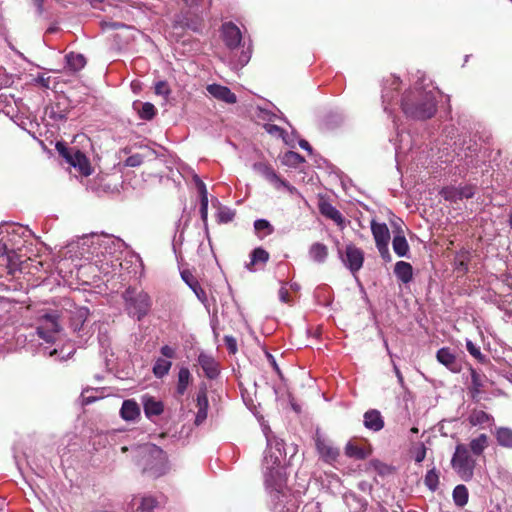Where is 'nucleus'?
<instances>
[{
	"label": "nucleus",
	"instance_id": "obj_1",
	"mask_svg": "<svg viewBox=\"0 0 512 512\" xmlns=\"http://www.w3.org/2000/svg\"><path fill=\"white\" fill-rule=\"evenodd\" d=\"M401 106L406 116L417 120L430 119L437 111L433 94L420 90L406 93Z\"/></svg>",
	"mask_w": 512,
	"mask_h": 512
},
{
	"label": "nucleus",
	"instance_id": "obj_2",
	"mask_svg": "<svg viewBox=\"0 0 512 512\" xmlns=\"http://www.w3.org/2000/svg\"><path fill=\"white\" fill-rule=\"evenodd\" d=\"M451 467L461 480L469 482L473 479L476 459L465 444L456 445Z\"/></svg>",
	"mask_w": 512,
	"mask_h": 512
},
{
	"label": "nucleus",
	"instance_id": "obj_3",
	"mask_svg": "<svg viewBox=\"0 0 512 512\" xmlns=\"http://www.w3.org/2000/svg\"><path fill=\"white\" fill-rule=\"evenodd\" d=\"M125 307L129 315L141 320L151 308L150 296L143 290L128 287L123 293Z\"/></svg>",
	"mask_w": 512,
	"mask_h": 512
},
{
	"label": "nucleus",
	"instance_id": "obj_4",
	"mask_svg": "<svg viewBox=\"0 0 512 512\" xmlns=\"http://www.w3.org/2000/svg\"><path fill=\"white\" fill-rule=\"evenodd\" d=\"M59 155L73 166L83 176H90L93 172L87 156L77 147H68L64 142H57L55 146Z\"/></svg>",
	"mask_w": 512,
	"mask_h": 512
},
{
	"label": "nucleus",
	"instance_id": "obj_5",
	"mask_svg": "<svg viewBox=\"0 0 512 512\" xmlns=\"http://www.w3.org/2000/svg\"><path fill=\"white\" fill-rule=\"evenodd\" d=\"M19 238L20 234L15 228L11 231H0V258L7 267L15 265L14 259L17 256L16 250L19 249L17 245Z\"/></svg>",
	"mask_w": 512,
	"mask_h": 512
},
{
	"label": "nucleus",
	"instance_id": "obj_6",
	"mask_svg": "<svg viewBox=\"0 0 512 512\" xmlns=\"http://www.w3.org/2000/svg\"><path fill=\"white\" fill-rule=\"evenodd\" d=\"M143 458L145 459L144 473H151L153 477H159L164 473L166 454L156 445L145 448Z\"/></svg>",
	"mask_w": 512,
	"mask_h": 512
},
{
	"label": "nucleus",
	"instance_id": "obj_7",
	"mask_svg": "<svg viewBox=\"0 0 512 512\" xmlns=\"http://www.w3.org/2000/svg\"><path fill=\"white\" fill-rule=\"evenodd\" d=\"M61 325L57 312L45 313L38 318L37 334L48 343H54L57 339Z\"/></svg>",
	"mask_w": 512,
	"mask_h": 512
},
{
	"label": "nucleus",
	"instance_id": "obj_8",
	"mask_svg": "<svg viewBox=\"0 0 512 512\" xmlns=\"http://www.w3.org/2000/svg\"><path fill=\"white\" fill-rule=\"evenodd\" d=\"M253 169L258 174L265 177L270 183H272L275 188L279 189L280 187L286 188L290 193H294L296 188L291 186L286 180L282 179L275 170L271 167V165L265 162H256L253 164Z\"/></svg>",
	"mask_w": 512,
	"mask_h": 512
},
{
	"label": "nucleus",
	"instance_id": "obj_9",
	"mask_svg": "<svg viewBox=\"0 0 512 512\" xmlns=\"http://www.w3.org/2000/svg\"><path fill=\"white\" fill-rule=\"evenodd\" d=\"M342 261L350 272L355 275L363 266L364 252L354 244H349L346 246Z\"/></svg>",
	"mask_w": 512,
	"mask_h": 512
},
{
	"label": "nucleus",
	"instance_id": "obj_10",
	"mask_svg": "<svg viewBox=\"0 0 512 512\" xmlns=\"http://www.w3.org/2000/svg\"><path fill=\"white\" fill-rule=\"evenodd\" d=\"M469 371L471 382L468 386V394L470 395L472 401L478 403L481 399V394L484 392L483 388L485 387L487 377L485 374L478 372L472 367L469 368Z\"/></svg>",
	"mask_w": 512,
	"mask_h": 512
},
{
	"label": "nucleus",
	"instance_id": "obj_11",
	"mask_svg": "<svg viewBox=\"0 0 512 512\" xmlns=\"http://www.w3.org/2000/svg\"><path fill=\"white\" fill-rule=\"evenodd\" d=\"M198 364L202 368L204 375L208 379H216L220 374L219 363L216 359L207 353L201 352L198 356Z\"/></svg>",
	"mask_w": 512,
	"mask_h": 512
},
{
	"label": "nucleus",
	"instance_id": "obj_12",
	"mask_svg": "<svg viewBox=\"0 0 512 512\" xmlns=\"http://www.w3.org/2000/svg\"><path fill=\"white\" fill-rule=\"evenodd\" d=\"M436 359L453 373L461 371V363L449 347L440 348L436 353Z\"/></svg>",
	"mask_w": 512,
	"mask_h": 512
},
{
	"label": "nucleus",
	"instance_id": "obj_13",
	"mask_svg": "<svg viewBox=\"0 0 512 512\" xmlns=\"http://www.w3.org/2000/svg\"><path fill=\"white\" fill-rule=\"evenodd\" d=\"M222 36L225 45L230 49L238 47L242 39L240 29L232 22L222 26Z\"/></svg>",
	"mask_w": 512,
	"mask_h": 512
},
{
	"label": "nucleus",
	"instance_id": "obj_14",
	"mask_svg": "<svg viewBox=\"0 0 512 512\" xmlns=\"http://www.w3.org/2000/svg\"><path fill=\"white\" fill-rule=\"evenodd\" d=\"M181 278L195 293L198 300L201 303L205 304L208 300L207 294L205 290L201 287L200 283L198 282L197 278L193 275V273L188 269L182 270Z\"/></svg>",
	"mask_w": 512,
	"mask_h": 512
},
{
	"label": "nucleus",
	"instance_id": "obj_15",
	"mask_svg": "<svg viewBox=\"0 0 512 512\" xmlns=\"http://www.w3.org/2000/svg\"><path fill=\"white\" fill-rule=\"evenodd\" d=\"M207 91L217 100L223 101L227 104H234L237 102V97L228 87L219 84H210L207 86Z\"/></svg>",
	"mask_w": 512,
	"mask_h": 512
},
{
	"label": "nucleus",
	"instance_id": "obj_16",
	"mask_svg": "<svg viewBox=\"0 0 512 512\" xmlns=\"http://www.w3.org/2000/svg\"><path fill=\"white\" fill-rule=\"evenodd\" d=\"M196 406L198 411L195 417V424L198 426L206 420L208 413L209 401L207 396V389L205 387L200 388L197 393Z\"/></svg>",
	"mask_w": 512,
	"mask_h": 512
},
{
	"label": "nucleus",
	"instance_id": "obj_17",
	"mask_svg": "<svg viewBox=\"0 0 512 512\" xmlns=\"http://www.w3.org/2000/svg\"><path fill=\"white\" fill-rule=\"evenodd\" d=\"M316 448L321 458L327 463L336 461L340 455L339 449L320 438L316 440Z\"/></svg>",
	"mask_w": 512,
	"mask_h": 512
},
{
	"label": "nucleus",
	"instance_id": "obj_18",
	"mask_svg": "<svg viewBox=\"0 0 512 512\" xmlns=\"http://www.w3.org/2000/svg\"><path fill=\"white\" fill-rule=\"evenodd\" d=\"M319 211L326 218L333 220L341 229L345 227L344 217L342 216L340 211L331 203L327 201L321 202L319 204Z\"/></svg>",
	"mask_w": 512,
	"mask_h": 512
},
{
	"label": "nucleus",
	"instance_id": "obj_19",
	"mask_svg": "<svg viewBox=\"0 0 512 512\" xmlns=\"http://www.w3.org/2000/svg\"><path fill=\"white\" fill-rule=\"evenodd\" d=\"M364 426L374 432H378L384 427V419L381 413L376 409H370L364 414Z\"/></svg>",
	"mask_w": 512,
	"mask_h": 512
},
{
	"label": "nucleus",
	"instance_id": "obj_20",
	"mask_svg": "<svg viewBox=\"0 0 512 512\" xmlns=\"http://www.w3.org/2000/svg\"><path fill=\"white\" fill-rule=\"evenodd\" d=\"M371 232L375 240L376 246L381 244H389L390 232L385 223H378L374 219L371 221Z\"/></svg>",
	"mask_w": 512,
	"mask_h": 512
},
{
	"label": "nucleus",
	"instance_id": "obj_21",
	"mask_svg": "<svg viewBox=\"0 0 512 512\" xmlns=\"http://www.w3.org/2000/svg\"><path fill=\"white\" fill-rule=\"evenodd\" d=\"M267 487L271 488L277 494L283 493L285 479L279 469L271 468L265 476Z\"/></svg>",
	"mask_w": 512,
	"mask_h": 512
},
{
	"label": "nucleus",
	"instance_id": "obj_22",
	"mask_svg": "<svg viewBox=\"0 0 512 512\" xmlns=\"http://www.w3.org/2000/svg\"><path fill=\"white\" fill-rule=\"evenodd\" d=\"M89 316V310L86 307H78L70 313V327L74 332L82 330L84 323Z\"/></svg>",
	"mask_w": 512,
	"mask_h": 512
},
{
	"label": "nucleus",
	"instance_id": "obj_23",
	"mask_svg": "<svg viewBox=\"0 0 512 512\" xmlns=\"http://www.w3.org/2000/svg\"><path fill=\"white\" fill-rule=\"evenodd\" d=\"M143 408L145 415L148 418H151L152 416H159L163 413L164 404L162 401L156 400L154 397L144 396Z\"/></svg>",
	"mask_w": 512,
	"mask_h": 512
},
{
	"label": "nucleus",
	"instance_id": "obj_24",
	"mask_svg": "<svg viewBox=\"0 0 512 512\" xmlns=\"http://www.w3.org/2000/svg\"><path fill=\"white\" fill-rule=\"evenodd\" d=\"M192 382V375L187 367H181L178 372V380L175 395L181 397L185 394L188 386Z\"/></svg>",
	"mask_w": 512,
	"mask_h": 512
},
{
	"label": "nucleus",
	"instance_id": "obj_25",
	"mask_svg": "<svg viewBox=\"0 0 512 512\" xmlns=\"http://www.w3.org/2000/svg\"><path fill=\"white\" fill-rule=\"evenodd\" d=\"M197 187L200 194V216L205 228L208 226V193L205 184L197 180Z\"/></svg>",
	"mask_w": 512,
	"mask_h": 512
},
{
	"label": "nucleus",
	"instance_id": "obj_26",
	"mask_svg": "<svg viewBox=\"0 0 512 512\" xmlns=\"http://www.w3.org/2000/svg\"><path fill=\"white\" fill-rule=\"evenodd\" d=\"M344 499L350 512H365L367 510V500L356 495L355 493L346 494Z\"/></svg>",
	"mask_w": 512,
	"mask_h": 512
},
{
	"label": "nucleus",
	"instance_id": "obj_27",
	"mask_svg": "<svg viewBox=\"0 0 512 512\" xmlns=\"http://www.w3.org/2000/svg\"><path fill=\"white\" fill-rule=\"evenodd\" d=\"M468 421L472 426H490L494 423V418L483 410L474 409L469 414Z\"/></svg>",
	"mask_w": 512,
	"mask_h": 512
},
{
	"label": "nucleus",
	"instance_id": "obj_28",
	"mask_svg": "<svg viewBox=\"0 0 512 512\" xmlns=\"http://www.w3.org/2000/svg\"><path fill=\"white\" fill-rule=\"evenodd\" d=\"M394 273L396 277L404 284L411 282L413 279L412 265L405 261H398L395 264Z\"/></svg>",
	"mask_w": 512,
	"mask_h": 512
},
{
	"label": "nucleus",
	"instance_id": "obj_29",
	"mask_svg": "<svg viewBox=\"0 0 512 512\" xmlns=\"http://www.w3.org/2000/svg\"><path fill=\"white\" fill-rule=\"evenodd\" d=\"M493 434L499 446L512 450V428L497 427Z\"/></svg>",
	"mask_w": 512,
	"mask_h": 512
},
{
	"label": "nucleus",
	"instance_id": "obj_30",
	"mask_svg": "<svg viewBox=\"0 0 512 512\" xmlns=\"http://www.w3.org/2000/svg\"><path fill=\"white\" fill-rule=\"evenodd\" d=\"M120 415L124 420H135L140 415V408L134 400H125L122 404Z\"/></svg>",
	"mask_w": 512,
	"mask_h": 512
},
{
	"label": "nucleus",
	"instance_id": "obj_31",
	"mask_svg": "<svg viewBox=\"0 0 512 512\" xmlns=\"http://www.w3.org/2000/svg\"><path fill=\"white\" fill-rule=\"evenodd\" d=\"M489 446V438L486 434H480L478 437L473 438L470 443L468 449L474 456H480L485 451V449Z\"/></svg>",
	"mask_w": 512,
	"mask_h": 512
},
{
	"label": "nucleus",
	"instance_id": "obj_32",
	"mask_svg": "<svg viewBox=\"0 0 512 512\" xmlns=\"http://www.w3.org/2000/svg\"><path fill=\"white\" fill-rule=\"evenodd\" d=\"M270 254L262 247L255 248L250 254V262L246 265L249 271H254V266L258 263L266 264L269 261Z\"/></svg>",
	"mask_w": 512,
	"mask_h": 512
},
{
	"label": "nucleus",
	"instance_id": "obj_33",
	"mask_svg": "<svg viewBox=\"0 0 512 512\" xmlns=\"http://www.w3.org/2000/svg\"><path fill=\"white\" fill-rule=\"evenodd\" d=\"M253 226L256 236L261 240L275 231L273 225L266 219L255 220Z\"/></svg>",
	"mask_w": 512,
	"mask_h": 512
},
{
	"label": "nucleus",
	"instance_id": "obj_34",
	"mask_svg": "<svg viewBox=\"0 0 512 512\" xmlns=\"http://www.w3.org/2000/svg\"><path fill=\"white\" fill-rule=\"evenodd\" d=\"M310 257L318 263H323L328 257V248L323 243H313L309 249Z\"/></svg>",
	"mask_w": 512,
	"mask_h": 512
},
{
	"label": "nucleus",
	"instance_id": "obj_35",
	"mask_svg": "<svg viewBox=\"0 0 512 512\" xmlns=\"http://www.w3.org/2000/svg\"><path fill=\"white\" fill-rule=\"evenodd\" d=\"M392 246L394 252L399 257H404L407 255L409 251V244L405 238V236L402 234V231H400L397 235L394 236L392 241Z\"/></svg>",
	"mask_w": 512,
	"mask_h": 512
},
{
	"label": "nucleus",
	"instance_id": "obj_36",
	"mask_svg": "<svg viewBox=\"0 0 512 512\" xmlns=\"http://www.w3.org/2000/svg\"><path fill=\"white\" fill-rule=\"evenodd\" d=\"M171 367L172 362L170 360L160 357L156 359L152 372L156 378L161 379L169 373Z\"/></svg>",
	"mask_w": 512,
	"mask_h": 512
},
{
	"label": "nucleus",
	"instance_id": "obj_37",
	"mask_svg": "<svg viewBox=\"0 0 512 512\" xmlns=\"http://www.w3.org/2000/svg\"><path fill=\"white\" fill-rule=\"evenodd\" d=\"M453 501L458 507H464L468 503L469 492L465 485L455 486L452 493Z\"/></svg>",
	"mask_w": 512,
	"mask_h": 512
},
{
	"label": "nucleus",
	"instance_id": "obj_38",
	"mask_svg": "<svg viewBox=\"0 0 512 512\" xmlns=\"http://www.w3.org/2000/svg\"><path fill=\"white\" fill-rule=\"evenodd\" d=\"M68 67L73 71H79L86 65V58L80 53L70 52L66 55Z\"/></svg>",
	"mask_w": 512,
	"mask_h": 512
},
{
	"label": "nucleus",
	"instance_id": "obj_39",
	"mask_svg": "<svg viewBox=\"0 0 512 512\" xmlns=\"http://www.w3.org/2000/svg\"><path fill=\"white\" fill-rule=\"evenodd\" d=\"M345 454L350 458H355L357 460H363L368 456V453L360 446L348 442L345 447Z\"/></svg>",
	"mask_w": 512,
	"mask_h": 512
},
{
	"label": "nucleus",
	"instance_id": "obj_40",
	"mask_svg": "<svg viewBox=\"0 0 512 512\" xmlns=\"http://www.w3.org/2000/svg\"><path fill=\"white\" fill-rule=\"evenodd\" d=\"M369 466L381 476L390 475L394 472V468L392 466L377 459L371 460L369 462Z\"/></svg>",
	"mask_w": 512,
	"mask_h": 512
},
{
	"label": "nucleus",
	"instance_id": "obj_41",
	"mask_svg": "<svg viewBox=\"0 0 512 512\" xmlns=\"http://www.w3.org/2000/svg\"><path fill=\"white\" fill-rule=\"evenodd\" d=\"M440 195L446 200L451 202H457L461 200L459 193V187L447 186L440 191Z\"/></svg>",
	"mask_w": 512,
	"mask_h": 512
},
{
	"label": "nucleus",
	"instance_id": "obj_42",
	"mask_svg": "<svg viewBox=\"0 0 512 512\" xmlns=\"http://www.w3.org/2000/svg\"><path fill=\"white\" fill-rule=\"evenodd\" d=\"M424 483L431 491H435L438 488L439 474L435 468H432L426 473Z\"/></svg>",
	"mask_w": 512,
	"mask_h": 512
},
{
	"label": "nucleus",
	"instance_id": "obj_43",
	"mask_svg": "<svg viewBox=\"0 0 512 512\" xmlns=\"http://www.w3.org/2000/svg\"><path fill=\"white\" fill-rule=\"evenodd\" d=\"M139 117L143 120H152L156 115V108L150 102L142 104L141 109L138 111Z\"/></svg>",
	"mask_w": 512,
	"mask_h": 512
},
{
	"label": "nucleus",
	"instance_id": "obj_44",
	"mask_svg": "<svg viewBox=\"0 0 512 512\" xmlns=\"http://www.w3.org/2000/svg\"><path fill=\"white\" fill-rule=\"evenodd\" d=\"M414 460L416 463H421L426 457V447L424 443H417L411 449Z\"/></svg>",
	"mask_w": 512,
	"mask_h": 512
},
{
	"label": "nucleus",
	"instance_id": "obj_45",
	"mask_svg": "<svg viewBox=\"0 0 512 512\" xmlns=\"http://www.w3.org/2000/svg\"><path fill=\"white\" fill-rule=\"evenodd\" d=\"M157 503V500L152 496L143 497L139 509L143 512H152Z\"/></svg>",
	"mask_w": 512,
	"mask_h": 512
},
{
	"label": "nucleus",
	"instance_id": "obj_46",
	"mask_svg": "<svg viewBox=\"0 0 512 512\" xmlns=\"http://www.w3.org/2000/svg\"><path fill=\"white\" fill-rule=\"evenodd\" d=\"M234 217L235 212H233L232 210L227 208L220 209L219 212L217 213V222L226 224L233 221Z\"/></svg>",
	"mask_w": 512,
	"mask_h": 512
},
{
	"label": "nucleus",
	"instance_id": "obj_47",
	"mask_svg": "<svg viewBox=\"0 0 512 512\" xmlns=\"http://www.w3.org/2000/svg\"><path fill=\"white\" fill-rule=\"evenodd\" d=\"M285 160L287 163H290L292 165H299V164L305 162L304 157L294 151H288L285 154Z\"/></svg>",
	"mask_w": 512,
	"mask_h": 512
},
{
	"label": "nucleus",
	"instance_id": "obj_48",
	"mask_svg": "<svg viewBox=\"0 0 512 512\" xmlns=\"http://www.w3.org/2000/svg\"><path fill=\"white\" fill-rule=\"evenodd\" d=\"M155 93L164 97H168L171 93L169 84L166 81H158L155 84Z\"/></svg>",
	"mask_w": 512,
	"mask_h": 512
},
{
	"label": "nucleus",
	"instance_id": "obj_49",
	"mask_svg": "<svg viewBox=\"0 0 512 512\" xmlns=\"http://www.w3.org/2000/svg\"><path fill=\"white\" fill-rule=\"evenodd\" d=\"M143 160H144L143 156L141 154L137 153V154L129 156L125 160L124 164L127 167H138L143 163Z\"/></svg>",
	"mask_w": 512,
	"mask_h": 512
},
{
	"label": "nucleus",
	"instance_id": "obj_50",
	"mask_svg": "<svg viewBox=\"0 0 512 512\" xmlns=\"http://www.w3.org/2000/svg\"><path fill=\"white\" fill-rule=\"evenodd\" d=\"M224 343L231 354H235L237 352V341L231 335H226L224 337Z\"/></svg>",
	"mask_w": 512,
	"mask_h": 512
},
{
	"label": "nucleus",
	"instance_id": "obj_51",
	"mask_svg": "<svg viewBox=\"0 0 512 512\" xmlns=\"http://www.w3.org/2000/svg\"><path fill=\"white\" fill-rule=\"evenodd\" d=\"M459 193L461 195V200L463 199H470L475 194V189L471 185H466L463 187H459Z\"/></svg>",
	"mask_w": 512,
	"mask_h": 512
},
{
	"label": "nucleus",
	"instance_id": "obj_52",
	"mask_svg": "<svg viewBox=\"0 0 512 512\" xmlns=\"http://www.w3.org/2000/svg\"><path fill=\"white\" fill-rule=\"evenodd\" d=\"M388 245L389 244H381L380 246H376L378 251H379V254H380L381 258L385 262H390L391 259H392L391 254L389 252Z\"/></svg>",
	"mask_w": 512,
	"mask_h": 512
},
{
	"label": "nucleus",
	"instance_id": "obj_53",
	"mask_svg": "<svg viewBox=\"0 0 512 512\" xmlns=\"http://www.w3.org/2000/svg\"><path fill=\"white\" fill-rule=\"evenodd\" d=\"M160 353L167 360L173 359V358L176 357V350L173 347L169 346V345L162 346L161 349H160Z\"/></svg>",
	"mask_w": 512,
	"mask_h": 512
},
{
	"label": "nucleus",
	"instance_id": "obj_54",
	"mask_svg": "<svg viewBox=\"0 0 512 512\" xmlns=\"http://www.w3.org/2000/svg\"><path fill=\"white\" fill-rule=\"evenodd\" d=\"M466 348L468 352L475 358H482V353L478 347H476L472 341H467Z\"/></svg>",
	"mask_w": 512,
	"mask_h": 512
},
{
	"label": "nucleus",
	"instance_id": "obj_55",
	"mask_svg": "<svg viewBox=\"0 0 512 512\" xmlns=\"http://www.w3.org/2000/svg\"><path fill=\"white\" fill-rule=\"evenodd\" d=\"M279 299L281 302L283 303H290L291 301V296H290V293L288 291V289L285 287V286H282L280 289H279Z\"/></svg>",
	"mask_w": 512,
	"mask_h": 512
},
{
	"label": "nucleus",
	"instance_id": "obj_56",
	"mask_svg": "<svg viewBox=\"0 0 512 512\" xmlns=\"http://www.w3.org/2000/svg\"><path fill=\"white\" fill-rule=\"evenodd\" d=\"M101 26L104 30L106 29H119L121 27H124V24L119 22H102Z\"/></svg>",
	"mask_w": 512,
	"mask_h": 512
},
{
	"label": "nucleus",
	"instance_id": "obj_57",
	"mask_svg": "<svg viewBox=\"0 0 512 512\" xmlns=\"http://www.w3.org/2000/svg\"><path fill=\"white\" fill-rule=\"evenodd\" d=\"M267 358H268V361L269 363L271 364V366L273 367V369L279 374L281 375V370L278 366V364L276 363V360L275 358L273 357V355H271L270 353H267Z\"/></svg>",
	"mask_w": 512,
	"mask_h": 512
},
{
	"label": "nucleus",
	"instance_id": "obj_58",
	"mask_svg": "<svg viewBox=\"0 0 512 512\" xmlns=\"http://www.w3.org/2000/svg\"><path fill=\"white\" fill-rule=\"evenodd\" d=\"M265 129L268 133H275V132H280L281 131V128L277 125H274V124H266L265 125Z\"/></svg>",
	"mask_w": 512,
	"mask_h": 512
},
{
	"label": "nucleus",
	"instance_id": "obj_59",
	"mask_svg": "<svg viewBox=\"0 0 512 512\" xmlns=\"http://www.w3.org/2000/svg\"><path fill=\"white\" fill-rule=\"evenodd\" d=\"M299 146H300L302 149H304V150H306V151H308V152H310V153L312 152V147H311V145L309 144V142H308V141H306V140H304V139H302V140H300V141H299Z\"/></svg>",
	"mask_w": 512,
	"mask_h": 512
},
{
	"label": "nucleus",
	"instance_id": "obj_60",
	"mask_svg": "<svg viewBox=\"0 0 512 512\" xmlns=\"http://www.w3.org/2000/svg\"><path fill=\"white\" fill-rule=\"evenodd\" d=\"M183 2L185 3L186 6L188 7H196V6H199L201 5V3L203 2V0H183Z\"/></svg>",
	"mask_w": 512,
	"mask_h": 512
},
{
	"label": "nucleus",
	"instance_id": "obj_61",
	"mask_svg": "<svg viewBox=\"0 0 512 512\" xmlns=\"http://www.w3.org/2000/svg\"><path fill=\"white\" fill-rule=\"evenodd\" d=\"M32 2L37 7L38 12L42 13L44 0H32Z\"/></svg>",
	"mask_w": 512,
	"mask_h": 512
},
{
	"label": "nucleus",
	"instance_id": "obj_62",
	"mask_svg": "<svg viewBox=\"0 0 512 512\" xmlns=\"http://www.w3.org/2000/svg\"><path fill=\"white\" fill-rule=\"evenodd\" d=\"M92 7L99 8V5L103 2V0H87Z\"/></svg>",
	"mask_w": 512,
	"mask_h": 512
},
{
	"label": "nucleus",
	"instance_id": "obj_63",
	"mask_svg": "<svg viewBox=\"0 0 512 512\" xmlns=\"http://www.w3.org/2000/svg\"><path fill=\"white\" fill-rule=\"evenodd\" d=\"M271 458H274V460L272 461L273 465H276L277 467H279V465L281 464V461L279 459V457L276 455H270Z\"/></svg>",
	"mask_w": 512,
	"mask_h": 512
},
{
	"label": "nucleus",
	"instance_id": "obj_64",
	"mask_svg": "<svg viewBox=\"0 0 512 512\" xmlns=\"http://www.w3.org/2000/svg\"><path fill=\"white\" fill-rule=\"evenodd\" d=\"M394 369H395V373L397 375V378L399 379L400 382H402L403 381V376H402L400 370L396 366L394 367Z\"/></svg>",
	"mask_w": 512,
	"mask_h": 512
}]
</instances>
